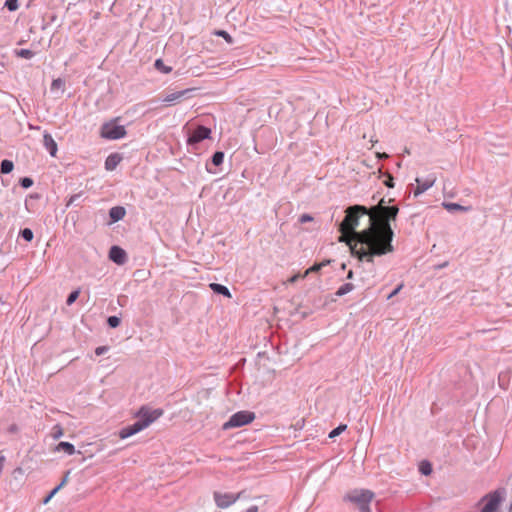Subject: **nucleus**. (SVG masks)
Returning a JSON list of instances; mask_svg holds the SVG:
<instances>
[{
  "label": "nucleus",
  "instance_id": "nucleus-33",
  "mask_svg": "<svg viewBox=\"0 0 512 512\" xmlns=\"http://www.w3.org/2000/svg\"><path fill=\"white\" fill-rule=\"evenodd\" d=\"M58 491L59 490L56 487L53 490H51L49 494L43 499V504H47Z\"/></svg>",
  "mask_w": 512,
  "mask_h": 512
},
{
  "label": "nucleus",
  "instance_id": "nucleus-43",
  "mask_svg": "<svg viewBox=\"0 0 512 512\" xmlns=\"http://www.w3.org/2000/svg\"><path fill=\"white\" fill-rule=\"evenodd\" d=\"M5 457L0 455V473L2 472Z\"/></svg>",
  "mask_w": 512,
  "mask_h": 512
},
{
  "label": "nucleus",
  "instance_id": "nucleus-34",
  "mask_svg": "<svg viewBox=\"0 0 512 512\" xmlns=\"http://www.w3.org/2000/svg\"><path fill=\"white\" fill-rule=\"evenodd\" d=\"M61 84H62L61 78L53 80L52 85H51V91H53L54 89H58L61 86Z\"/></svg>",
  "mask_w": 512,
  "mask_h": 512
},
{
  "label": "nucleus",
  "instance_id": "nucleus-20",
  "mask_svg": "<svg viewBox=\"0 0 512 512\" xmlns=\"http://www.w3.org/2000/svg\"><path fill=\"white\" fill-rule=\"evenodd\" d=\"M354 289V285L352 283H346L339 287V289L336 292L337 296H343L349 292H351Z\"/></svg>",
  "mask_w": 512,
  "mask_h": 512
},
{
  "label": "nucleus",
  "instance_id": "nucleus-9",
  "mask_svg": "<svg viewBox=\"0 0 512 512\" xmlns=\"http://www.w3.org/2000/svg\"><path fill=\"white\" fill-rule=\"evenodd\" d=\"M211 130L204 126H198L188 137V144H196L210 137Z\"/></svg>",
  "mask_w": 512,
  "mask_h": 512
},
{
  "label": "nucleus",
  "instance_id": "nucleus-13",
  "mask_svg": "<svg viewBox=\"0 0 512 512\" xmlns=\"http://www.w3.org/2000/svg\"><path fill=\"white\" fill-rule=\"evenodd\" d=\"M122 161V156L119 153L110 154L105 161V168L108 171H113Z\"/></svg>",
  "mask_w": 512,
  "mask_h": 512
},
{
  "label": "nucleus",
  "instance_id": "nucleus-36",
  "mask_svg": "<svg viewBox=\"0 0 512 512\" xmlns=\"http://www.w3.org/2000/svg\"><path fill=\"white\" fill-rule=\"evenodd\" d=\"M384 183L387 187L393 188L394 187L393 177L390 174H388L387 180H385Z\"/></svg>",
  "mask_w": 512,
  "mask_h": 512
},
{
  "label": "nucleus",
  "instance_id": "nucleus-46",
  "mask_svg": "<svg viewBox=\"0 0 512 512\" xmlns=\"http://www.w3.org/2000/svg\"><path fill=\"white\" fill-rule=\"evenodd\" d=\"M347 278H348V279H352V278H353V271H351V270H350V271L348 272Z\"/></svg>",
  "mask_w": 512,
  "mask_h": 512
},
{
  "label": "nucleus",
  "instance_id": "nucleus-3",
  "mask_svg": "<svg viewBox=\"0 0 512 512\" xmlns=\"http://www.w3.org/2000/svg\"><path fill=\"white\" fill-rule=\"evenodd\" d=\"M163 415L162 409L150 410L147 407H141L137 416L141 419L135 422L133 425L122 428L119 431V437L121 439H126L142 430L147 428L150 424L156 421L159 417Z\"/></svg>",
  "mask_w": 512,
  "mask_h": 512
},
{
  "label": "nucleus",
  "instance_id": "nucleus-28",
  "mask_svg": "<svg viewBox=\"0 0 512 512\" xmlns=\"http://www.w3.org/2000/svg\"><path fill=\"white\" fill-rule=\"evenodd\" d=\"M444 206L448 210H458V211H468L469 210V207H464L457 203H447V204H444Z\"/></svg>",
  "mask_w": 512,
  "mask_h": 512
},
{
  "label": "nucleus",
  "instance_id": "nucleus-48",
  "mask_svg": "<svg viewBox=\"0 0 512 512\" xmlns=\"http://www.w3.org/2000/svg\"><path fill=\"white\" fill-rule=\"evenodd\" d=\"M3 303L2 297H0V304Z\"/></svg>",
  "mask_w": 512,
  "mask_h": 512
},
{
  "label": "nucleus",
  "instance_id": "nucleus-14",
  "mask_svg": "<svg viewBox=\"0 0 512 512\" xmlns=\"http://www.w3.org/2000/svg\"><path fill=\"white\" fill-rule=\"evenodd\" d=\"M43 144L46 147V149L49 151L50 155L54 157L57 153V144L50 134H48V133L44 134Z\"/></svg>",
  "mask_w": 512,
  "mask_h": 512
},
{
  "label": "nucleus",
  "instance_id": "nucleus-42",
  "mask_svg": "<svg viewBox=\"0 0 512 512\" xmlns=\"http://www.w3.org/2000/svg\"><path fill=\"white\" fill-rule=\"evenodd\" d=\"M65 485V482H64V476L61 478L59 484L56 486V488H58V490L62 489Z\"/></svg>",
  "mask_w": 512,
  "mask_h": 512
},
{
  "label": "nucleus",
  "instance_id": "nucleus-6",
  "mask_svg": "<svg viewBox=\"0 0 512 512\" xmlns=\"http://www.w3.org/2000/svg\"><path fill=\"white\" fill-rule=\"evenodd\" d=\"M504 498V492L500 490L486 494L481 500L480 512H499V507Z\"/></svg>",
  "mask_w": 512,
  "mask_h": 512
},
{
  "label": "nucleus",
  "instance_id": "nucleus-12",
  "mask_svg": "<svg viewBox=\"0 0 512 512\" xmlns=\"http://www.w3.org/2000/svg\"><path fill=\"white\" fill-rule=\"evenodd\" d=\"M109 258L116 264L122 265L127 260V254L121 247L113 246L109 251Z\"/></svg>",
  "mask_w": 512,
  "mask_h": 512
},
{
  "label": "nucleus",
  "instance_id": "nucleus-17",
  "mask_svg": "<svg viewBox=\"0 0 512 512\" xmlns=\"http://www.w3.org/2000/svg\"><path fill=\"white\" fill-rule=\"evenodd\" d=\"M14 168V164L11 160L4 159L0 163V173L1 174H9L12 172Z\"/></svg>",
  "mask_w": 512,
  "mask_h": 512
},
{
  "label": "nucleus",
  "instance_id": "nucleus-35",
  "mask_svg": "<svg viewBox=\"0 0 512 512\" xmlns=\"http://www.w3.org/2000/svg\"><path fill=\"white\" fill-rule=\"evenodd\" d=\"M402 288H403V284L398 285V287H397V288H395V289H394V290H393V291L388 295V297H387V298H388V299H391L392 297L396 296V295L400 292V290H401Z\"/></svg>",
  "mask_w": 512,
  "mask_h": 512
},
{
  "label": "nucleus",
  "instance_id": "nucleus-2",
  "mask_svg": "<svg viewBox=\"0 0 512 512\" xmlns=\"http://www.w3.org/2000/svg\"><path fill=\"white\" fill-rule=\"evenodd\" d=\"M345 213L346 215L339 225V231L341 232L339 241L347 243L352 254L357 256L361 261L365 260L367 262H373L374 257L382 256L383 254H371L372 251L366 249L365 245L361 247L360 241L362 240V237L360 235L362 234V231H355V228L359 224V219L368 215V209L365 206L354 205L348 207Z\"/></svg>",
  "mask_w": 512,
  "mask_h": 512
},
{
  "label": "nucleus",
  "instance_id": "nucleus-19",
  "mask_svg": "<svg viewBox=\"0 0 512 512\" xmlns=\"http://www.w3.org/2000/svg\"><path fill=\"white\" fill-rule=\"evenodd\" d=\"M15 55L20 58L31 59L35 53L30 49H16Z\"/></svg>",
  "mask_w": 512,
  "mask_h": 512
},
{
  "label": "nucleus",
  "instance_id": "nucleus-38",
  "mask_svg": "<svg viewBox=\"0 0 512 512\" xmlns=\"http://www.w3.org/2000/svg\"><path fill=\"white\" fill-rule=\"evenodd\" d=\"M107 350H108V347H106V346H100V347H97V348H96L95 353H96V355H102V354H103V353H105Z\"/></svg>",
  "mask_w": 512,
  "mask_h": 512
},
{
  "label": "nucleus",
  "instance_id": "nucleus-15",
  "mask_svg": "<svg viewBox=\"0 0 512 512\" xmlns=\"http://www.w3.org/2000/svg\"><path fill=\"white\" fill-rule=\"evenodd\" d=\"M126 214L125 208L121 206L112 207L109 211L110 218L113 222H117L124 218Z\"/></svg>",
  "mask_w": 512,
  "mask_h": 512
},
{
  "label": "nucleus",
  "instance_id": "nucleus-1",
  "mask_svg": "<svg viewBox=\"0 0 512 512\" xmlns=\"http://www.w3.org/2000/svg\"><path fill=\"white\" fill-rule=\"evenodd\" d=\"M398 212L397 206H385L384 199H381L378 205L368 209L370 225L360 235L361 247L365 245L366 249L372 251L371 254L391 253L393 231L389 221L395 220Z\"/></svg>",
  "mask_w": 512,
  "mask_h": 512
},
{
  "label": "nucleus",
  "instance_id": "nucleus-23",
  "mask_svg": "<svg viewBox=\"0 0 512 512\" xmlns=\"http://www.w3.org/2000/svg\"><path fill=\"white\" fill-rule=\"evenodd\" d=\"M325 265V263H316L314 264L313 266H311L310 268H308L304 274H302V278H305L307 277L310 273H313V272H318L323 266Z\"/></svg>",
  "mask_w": 512,
  "mask_h": 512
},
{
  "label": "nucleus",
  "instance_id": "nucleus-47",
  "mask_svg": "<svg viewBox=\"0 0 512 512\" xmlns=\"http://www.w3.org/2000/svg\"><path fill=\"white\" fill-rule=\"evenodd\" d=\"M379 156H380L381 158H384V157L386 158V157H388V155H387V154H385V153H384V154H382V155H379Z\"/></svg>",
  "mask_w": 512,
  "mask_h": 512
},
{
  "label": "nucleus",
  "instance_id": "nucleus-30",
  "mask_svg": "<svg viewBox=\"0 0 512 512\" xmlns=\"http://www.w3.org/2000/svg\"><path fill=\"white\" fill-rule=\"evenodd\" d=\"M215 35L222 37L229 44L233 43V38L231 35L224 30H217Z\"/></svg>",
  "mask_w": 512,
  "mask_h": 512
},
{
  "label": "nucleus",
  "instance_id": "nucleus-40",
  "mask_svg": "<svg viewBox=\"0 0 512 512\" xmlns=\"http://www.w3.org/2000/svg\"><path fill=\"white\" fill-rule=\"evenodd\" d=\"M62 450H64V441L59 442V443L55 446V448H54V451H62Z\"/></svg>",
  "mask_w": 512,
  "mask_h": 512
},
{
  "label": "nucleus",
  "instance_id": "nucleus-21",
  "mask_svg": "<svg viewBox=\"0 0 512 512\" xmlns=\"http://www.w3.org/2000/svg\"><path fill=\"white\" fill-rule=\"evenodd\" d=\"M4 8H7L10 12L16 11L19 8V0H6Z\"/></svg>",
  "mask_w": 512,
  "mask_h": 512
},
{
  "label": "nucleus",
  "instance_id": "nucleus-22",
  "mask_svg": "<svg viewBox=\"0 0 512 512\" xmlns=\"http://www.w3.org/2000/svg\"><path fill=\"white\" fill-rule=\"evenodd\" d=\"M20 236L27 242L32 241L33 239V231L30 228H24L20 231Z\"/></svg>",
  "mask_w": 512,
  "mask_h": 512
},
{
  "label": "nucleus",
  "instance_id": "nucleus-8",
  "mask_svg": "<svg viewBox=\"0 0 512 512\" xmlns=\"http://www.w3.org/2000/svg\"><path fill=\"white\" fill-rule=\"evenodd\" d=\"M241 497V493L231 494V493H214V500L218 507L227 508L230 505L234 504Z\"/></svg>",
  "mask_w": 512,
  "mask_h": 512
},
{
  "label": "nucleus",
  "instance_id": "nucleus-37",
  "mask_svg": "<svg viewBox=\"0 0 512 512\" xmlns=\"http://www.w3.org/2000/svg\"><path fill=\"white\" fill-rule=\"evenodd\" d=\"M75 452V448L72 444L66 442V454L72 455Z\"/></svg>",
  "mask_w": 512,
  "mask_h": 512
},
{
  "label": "nucleus",
  "instance_id": "nucleus-4",
  "mask_svg": "<svg viewBox=\"0 0 512 512\" xmlns=\"http://www.w3.org/2000/svg\"><path fill=\"white\" fill-rule=\"evenodd\" d=\"M374 498V493L370 490H354L350 492L345 499L354 503L360 512H371L370 503Z\"/></svg>",
  "mask_w": 512,
  "mask_h": 512
},
{
  "label": "nucleus",
  "instance_id": "nucleus-45",
  "mask_svg": "<svg viewBox=\"0 0 512 512\" xmlns=\"http://www.w3.org/2000/svg\"><path fill=\"white\" fill-rule=\"evenodd\" d=\"M246 512H258V507L257 506H251L248 508V510Z\"/></svg>",
  "mask_w": 512,
  "mask_h": 512
},
{
  "label": "nucleus",
  "instance_id": "nucleus-16",
  "mask_svg": "<svg viewBox=\"0 0 512 512\" xmlns=\"http://www.w3.org/2000/svg\"><path fill=\"white\" fill-rule=\"evenodd\" d=\"M209 287L215 292V293H218V294H221L225 297H228V298H231L232 295L229 291V289L224 286V285H221V284H217V283H211L209 285Z\"/></svg>",
  "mask_w": 512,
  "mask_h": 512
},
{
  "label": "nucleus",
  "instance_id": "nucleus-41",
  "mask_svg": "<svg viewBox=\"0 0 512 512\" xmlns=\"http://www.w3.org/2000/svg\"><path fill=\"white\" fill-rule=\"evenodd\" d=\"M79 197H80V195L72 196V197L69 199V201L66 203V207H67V206H69V205H71V204H73V203L77 200V198H79Z\"/></svg>",
  "mask_w": 512,
  "mask_h": 512
},
{
  "label": "nucleus",
  "instance_id": "nucleus-44",
  "mask_svg": "<svg viewBox=\"0 0 512 512\" xmlns=\"http://www.w3.org/2000/svg\"><path fill=\"white\" fill-rule=\"evenodd\" d=\"M312 218L309 215H303L301 217V222L310 221Z\"/></svg>",
  "mask_w": 512,
  "mask_h": 512
},
{
  "label": "nucleus",
  "instance_id": "nucleus-39",
  "mask_svg": "<svg viewBox=\"0 0 512 512\" xmlns=\"http://www.w3.org/2000/svg\"><path fill=\"white\" fill-rule=\"evenodd\" d=\"M301 276V274H295L288 280V282L295 283L298 279H303Z\"/></svg>",
  "mask_w": 512,
  "mask_h": 512
},
{
  "label": "nucleus",
  "instance_id": "nucleus-31",
  "mask_svg": "<svg viewBox=\"0 0 512 512\" xmlns=\"http://www.w3.org/2000/svg\"><path fill=\"white\" fill-rule=\"evenodd\" d=\"M108 322V325L111 327V328H116L119 326L120 324V319L116 316H110L107 320Z\"/></svg>",
  "mask_w": 512,
  "mask_h": 512
},
{
  "label": "nucleus",
  "instance_id": "nucleus-5",
  "mask_svg": "<svg viewBox=\"0 0 512 512\" xmlns=\"http://www.w3.org/2000/svg\"><path fill=\"white\" fill-rule=\"evenodd\" d=\"M120 117H116L108 122H105L100 129V136L108 140H117L124 138L127 134L123 125H119Z\"/></svg>",
  "mask_w": 512,
  "mask_h": 512
},
{
  "label": "nucleus",
  "instance_id": "nucleus-10",
  "mask_svg": "<svg viewBox=\"0 0 512 512\" xmlns=\"http://www.w3.org/2000/svg\"><path fill=\"white\" fill-rule=\"evenodd\" d=\"M196 90L195 88H188L184 89L182 91L174 92L167 94L163 101L167 104H177L180 103L182 100L188 98L190 96V93Z\"/></svg>",
  "mask_w": 512,
  "mask_h": 512
},
{
  "label": "nucleus",
  "instance_id": "nucleus-29",
  "mask_svg": "<svg viewBox=\"0 0 512 512\" xmlns=\"http://www.w3.org/2000/svg\"><path fill=\"white\" fill-rule=\"evenodd\" d=\"M33 183H34V181L30 177H23V178H20V180H19L20 186L24 189L30 188L33 185Z\"/></svg>",
  "mask_w": 512,
  "mask_h": 512
},
{
  "label": "nucleus",
  "instance_id": "nucleus-27",
  "mask_svg": "<svg viewBox=\"0 0 512 512\" xmlns=\"http://www.w3.org/2000/svg\"><path fill=\"white\" fill-rule=\"evenodd\" d=\"M223 160H224V153L223 152H216L214 153L213 157H212V162L215 166H219L223 163Z\"/></svg>",
  "mask_w": 512,
  "mask_h": 512
},
{
  "label": "nucleus",
  "instance_id": "nucleus-11",
  "mask_svg": "<svg viewBox=\"0 0 512 512\" xmlns=\"http://www.w3.org/2000/svg\"><path fill=\"white\" fill-rule=\"evenodd\" d=\"M436 181V177L434 175H430L428 178L421 180L419 178H416L417 187L414 191V195L418 196L428 190L430 187L434 185Z\"/></svg>",
  "mask_w": 512,
  "mask_h": 512
},
{
  "label": "nucleus",
  "instance_id": "nucleus-26",
  "mask_svg": "<svg viewBox=\"0 0 512 512\" xmlns=\"http://www.w3.org/2000/svg\"><path fill=\"white\" fill-rule=\"evenodd\" d=\"M346 428H347L346 424L339 425L338 427H336L329 433V438H331V439L335 438L336 436L340 435L343 431H345Z\"/></svg>",
  "mask_w": 512,
  "mask_h": 512
},
{
  "label": "nucleus",
  "instance_id": "nucleus-25",
  "mask_svg": "<svg viewBox=\"0 0 512 512\" xmlns=\"http://www.w3.org/2000/svg\"><path fill=\"white\" fill-rule=\"evenodd\" d=\"M63 435V429L62 427L57 424L53 427V430H52V433L50 434L51 438L53 440H57L58 438H60L61 436Z\"/></svg>",
  "mask_w": 512,
  "mask_h": 512
},
{
  "label": "nucleus",
  "instance_id": "nucleus-32",
  "mask_svg": "<svg viewBox=\"0 0 512 512\" xmlns=\"http://www.w3.org/2000/svg\"><path fill=\"white\" fill-rule=\"evenodd\" d=\"M79 293H80L79 290H75V291L71 292L66 300V303L69 305L74 303L76 301V299L78 298Z\"/></svg>",
  "mask_w": 512,
  "mask_h": 512
},
{
  "label": "nucleus",
  "instance_id": "nucleus-24",
  "mask_svg": "<svg viewBox=\"0 0 512 512\" xmlns=\"http://www.w3.org/2000/svg\"><path fill=\"white\" fill-rule=\"evenodd\" d=\"M420 472L424 475H429L432 472V466L427 461H422L419 466Z\"/></svg>",
  "mask_w": 512,
  "mask_h": 512
},
{
  "label": "nucleus",
  "instance_id": "nucleus-18",
  "mask_svg": "<svg viewBox=\"0 0 512 512\" xmlns=\"http://www.w3.org/2000/svg\"><path fill=\"white\" fill-rule=\"evenodd\" d=\"M155 68L163 74H169L172 67L165 65L162 59H157L154 63Z\"/></svg>",
  "mask_w": 512,
  "mask_h": 512
},
{
  "label": "nucleus",
  "instance_id": "nucleus-7",
  "mask_svg": "<svg viewBox=\"0 0 512 512\" xmlns=\"http://www.w3.org/2000/svg\"><path fill=\"white\" fill-rule=\"evenodd\" d=\"M255 419V414L250 411H239L233 414L222 426L223 430L241 427L251 423Z\"/></svg>",
  "mask_w": 512,
  "mask_h": 512
}]
</instances>
